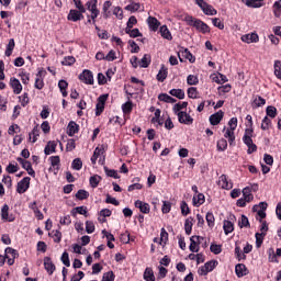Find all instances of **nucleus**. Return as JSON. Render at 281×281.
Segmentation results:
<instances>
[{"instance_id": "nucleus-39", "label": "nucleus", "mask_w": 281, "mask_h": 281, "mask_svg": "<svg viewBox=\"0 0 281 281\" xmlns=\"http://www.w3.org/2000/svg\"><path fill=\"white\" fill-rule=\"evenodd\" d=\"M224 137L226 139H228V143L231 146H232V144H234V142H236V135L234 134V130H232V128L226 130Z\"/></svg>"}, {"instance_id": "nucleus-37", "label": "nucleus", "mask_w": 281, "mask_h": 281, "mask_svg": "<svg viewBox=\"0 0 281 281\" xmlns=\"http://www.w3.org/2000/svg\"><path fill=\"white\" fill-rule=\"evenodd\" d=\"M87 10H89V12L93 13V12H100V10H98V0H90L86 3Z\"/></svg>"}, {"instance_id": "nucleus-25", "label": "nucleus", "mask_w": 281, "mask_h": 281, "mask_svg": "<svg viewBox=\"0 0 281 281\" xmlns=\"http://www.w3.org/2000/svg\"><path fill=\"white\" fill-rule=\"evenodd\" d=\"M159 102H166L167 104H175L177 99L170 97L168 93H160L158 95Z\"/></svg>"}, {"instance_id": "nucleus-56", "label": "nucleus", "mask_w": 281, "mask_h": 281, "mask_svg": "<svg viewBox=\"0 0 281 281\" xmlns=\"http://www.w3.org/2000/svg\"><path fill=\"white\" fill-rule=\"evenodd\" d=\"M204 266L206 267V271H209V273H210L213 270H215L216 267H218V260L207 261L206 263H204Z\"/></svg>"}, {"instance_id": "nucleus-59", "label": "nucleus", "mask_w": 281, "mask_h": 281, "mask_svg": "<svg viewBox=\"0 0 281 281\" xmlns=\"http://www.w3.org/2000/svg\"><path fill=\"white\" fill-rule=\"evenodd\" d=\"M187 83L192 87V86H196L199 85V77L194 76V75H189L187 77Z\"/></svg>"}, {"instance_id": "nucleus-49", "label": "nucleus", "mask_w": 281, "mask_h": 281, "mask_svg": "<svg viewBox=\"0 0 281 281\" xmlns=\"http://www.w3.org/2000/svg\"><path fill=\"white\" fill-rule=\"evenodd\" d=\"M122 111L125 115H128L133 112V101H127L122 104Z\"/></svg>"}, {"instance_id": "nucleus-18", "label": "nucleus", "mask_w": 281, "mask_h": 281, "mask_svg": "<svg viewBox=\"0 0 281 281\" xmlns=\"http://www.w3.org/2000/svg\"><path fill=\"white\" fill-rule=\"evenodd\" d=\"M79 131H80V125H78V123H76L75 121H70L68 123L67 135L69 137H74V135H76V133H78Z\"/></svg>"}, {"instance_id": "nucleus-40", "label": "nucleus", "mask_w": 281, "mask_h": 281, "mask_svg": "<svg viewBox=\"0 0 281 281\" xmlns=\"http://www.w3.org/2000/svg\"><path fill=\"white\" fill-rule=\"evenodd\" d=\"M5 172H8V175H14L15 172H19V164L16 162H10L7 167H5Z\"/></svg>"}, {"instance_id": "nucleus-1", "label": "nucleus", "mask_w": 281, "mask_h": 281, "mask_svg": "<svg viewBox=\"0 0 281 281\" xmlns=\"http://www.w3.org/2000/svg\"><path fill=\"white\" fill-rule=\"evenodd\" d=\"M184 21L190 27H195L202 34H210V25L192 15H186Z\"/></svg>"}, {"instance_id": "nucleus-46", "label": "nucleus", "mask_w": 281, "mask_h": 281, "mask_svg": "<svg viewBox=\"0 0 281 281\" xmlns=\"http://www.w3.org/2000/svg\"><path fill=\"white\" fill-rule=\"evenodd\" d=\"M50 164L55 170H60V156H52L49 157Z\"/></svg>"}, {"instance_id": "nucleus-10", "label": "nucleus", "mask_w": 281, "mask_h": 281, "mask_svg": "<svg viewBox=\"0 0 281 281\" xmlns=\"http://www.w3.org/2000/svg\"><path fill=\"white\" fill-rule=\"evenodd\" d=\"M223 117H225V112H223V110H220L209 117V122L212 126H218V124H221V122L223 121Z\"/></svg>"}, {"instance_id": "nucleus-20", "label": "nucleus", "mask_w": 281, "mask_h": 281, "mask_svg": "<svg viewBox=\"0 0 281 281\" xmlns=\"http://www.w3.org/2000/svg\"><path fill=\"white\" fill-rule=\"evenodd\" d=\"M183 109H188V101L178 102L172 106L175 115L179 116V113H183Z\"/></svg>"}, {"instance_id": "nucleus-19", "label": "nucleus", "mask_w": 281, "mask_h": 281, "mask_svg": "<svg viewBox=\"0 0 281 281\" xmlns=\"http://www.w3.org/2000/svg\"><path fill=\"white\" fill-rule=\"evenodd\" d=\"M243 43H258L260 41V37L257 33H250L241 36Z\"/></svg>"}, {"instance_id": "nucleus-43", "label": "nucleus", "mask_w": 281, "mask_h": 281, "mask_svg": "<svg viewBox=\"0 0 281 281\" xmlns=\"http://www.w3.org/2000/svg\"><path fill=\"white\" fill-rule=\"evenodd\" d=\"M251 137H254V127H248L245 130V134L243 136V142H251L254 140Z\"/></svg>"}, {"instance_id": "nucleus-38", "label": "nucleus", "mask_w": 281, "mask_h": 281, "mask_svg": "<svg viewBox=\"0 0 281 281\" xmlns=\"http://www.w3.org/2000/svg\"><path fill=\"white\" fill-rule=\"evenodd\" d=\"M16 46V44L14 43V38L9 40V43L7 45V49L4 52V56H12V53L14 52V47Z\"/></svg>"}, {"instance_id": "nucleus-27", "label": "nucleus", "mask_w": 281, "mask_h": 281, "mask_svg": "<svg viewBox=\"0 0 281 281\" xmlns=\"http://www.w3.org/2000/svg\"><path fill=\"white\" fill-rule=\"evenodd\" d=\"M111 5H113V3L110 0H106L103 3V8H102V16H103V19H109L111 16V11H109Z\"/></svg>"}, {"instance_id": "nucleus-8", "label": "nucleus", "mask_w": 281, "mask_h": 281, "mask_svg": "<svg viewBox=\"0 0 281 281\" xmlns=\"http://www.w3.org/2000/svg\"><path fill=\"white\" fill-rule=\"evenodd\" d=\"M30 181H32V178L24 177L20 182H18V187H16L18 194H25V191L30 190Z\"/></svg>"}, {"instance_id": "nucleus-30", "label": "nucleus", "mask_w": 281, "mask_h": 281, "mask_svg": "<svg viewBox=\"0 0 281 281\" xmlns=\"http://www.w3.org/2000/svg\"><path fill=\"white\" fill-rule=\"evenodd\" d=\"M148 25L153 30V32H157V30H159V25H161V23L159 22V20H157V18L149 16Z\"/></svg>"}, {"instance_id": "nucleus-64", "label": "nucleus", "mask_w": 281, "mask_h": 281, "mask_svg": "<svg viewBox=\"0 0 281 281\" xmlns=\"http://www.w3.org/2000/svg\"><path fill=\"white\" fill-rule=\"evenodd\" d=\"M101 281H115V273H113V271L103 273Z\"/></svg>"}, {"instance_id": "nucleus-51", "label": "nucleus", "mask_w": 281, "mask_h": 281, "mask_svg": "<svg viewBox=\"0 0 281 281\" xmlns=\"http://www.w3.org/2000/svg\"><path fill=\"white\" fill-rule=\"evenodd\" d=\"M157 80L158 82H164L168 78V69H165L164 67L159 70L157 74Z\"/></svg>"}, {"instance_id": "nucleus-58", "label": "nucleus", "mask_w": 281, "mask_h": 281, "mask_svg": "<svg viewBox=\"0 0 281 281\" xmlns=\"http://www.w3.org/2000/svg\"><path fill=\"white\" fill-rule=\"evenodd\" d=\"M180 210H181L182 216H188V214H190L191 212L190 206L186 203V201H182L180 203Z\"/></svg>"}, {"instance_id": "nucleus-35", "label": "nucleus", "mask_w": 281, "mask_h": 281, "mask_svg": "<svg viewBox=\"0 0 281 281\" xmlns=\"http://www.w3.org/2000/svg\"><path fill=\"white\" fill-rule=\"evenodd\" d=\"M205 221H206L207 226L210 227V229H213L214 225L216 223V218L214 217V213L207 212L206 216H205Z\"/></svg>"}, {"instance_id": "nucleus-13", "label": "nucleus", "mask_w": 281, "mask_h": 281, "mask_svg": "<svg viewBox=\"0 0 281 281\" xmlns=\"http://www.w3.org/2000/svg\"><path fill=\"white\" fill-rule=\"evenodd\" d=\"M44 269L48 276H54V271H56V265H54V261H52V257H44Z\"/></svg>"}, {"instance_id": "nucleus-9", "label": "nucleus", "mask_w": 281, "mask_h": 281, "mask_svg": "<svg viewBox=\"0 0 281 281\" xmlns=\"http://www.w3.org/2000/svg\"><path fill=\"white\" fill-rule=\"evenodd\" d=\"M178 122L180 124H186L187 126H190L194 124V119L190 115V113L184 111L178 113Z\"/></svg>"}, {"instance_id": "nucleus-60", "label": "nucleus", "mask_w": 281, "mask_h": 281, "mask_svg": "<svg viewBox=\"0 0 281 281\" xmlns=\"http://www.w3.org/2000/svg\"><path fill=\"white\" fill-rule=\"evenodd\" d=\"M100 179H102L100 176L90 177L89 182L91 188H98V186H100Z\"/></svg>"}, {"instance_id": "nucleus-34", "label": "nucleus", "mask_w": 281, "mask_h": 281, "mask_svg": "<svg viewBox=\"0 0 281 281\" xmlns=\"http://www.w3.org/2000/svg\"><path fill=\"white\" fill-rule=\"evenodd\" d=\"M159 32H160L162 38H166L167 41H172V34L170 33V30L168 29V26H166V25L160 26Z\"/></svg>"}, {"instance_id": "nucleus-52", "label": "nucleus", "mask_w": 281, "mask_h": 281, "mask_svg": "<svg viewBox=\"0 0 281 281\" xmlns=\"http://www.w3.org/2000/svg\"><path fill=\"white\" fill-rule=\"evenodd\" d=\"M244 144L247 146V154L251 155L254 153H256V150H258V146L256 144H254V140L250 142H244Z\"/></svg>"}, {"instance_id": "nucleus-7", "label": "nucleus", "mask_w": 281, "mask_h": 281, "mask_svg": "<svg viewBox=\"0 0 281 281\" xmlns=\"http://www.w3.org/2000/svg\"><path fill=\"white\" fill-rule=\"evenodd\" d=\"M79 80L83 82V85H93L94 79H93V72L89 69H85L80 75H79Z\"/></svg>"}, {"instance_id": "nucleus-12", "label": "nucleus", "mask_w": 281, "mask_h": 281, "mask_svg": "<svg viewBox=\"0 0 281 281\" xmlns=\"http://www.w3.org/2000/svg\"><path fill=\"white\" fill-rule=\"evenodd\" d=\"M85 12H80L76 9H71L67 15L68 21H72V23H78V21H82L85 19Z\"/></svg>"}, {"instance_id": "nucleus-63", "label": "nucleus", "mask_w": 281, "mask_h": 281, "mask_svg": "<svg viewBox=\"0 0 281 281\" xmlns=\"http://www.w3.org/2000/svg\"><path fill=\"white\" fill-rule=\"evenodd\" d=\"M274 76L279 80H281V61L280 60L274 61Z\"/></svg>"}, {"instance_id": "nucleus-26", "label": "nucleus", "mask_w": 281, "mask_h": 281, "mask_svg": "<svg viewBox=\"0 0 281 281\" xmlns=\"http://www.w3.org/2000/svg\"><path fill=\"white\" fill-rule=\"evenodd\" d=\"M100 155H104V148L101 147H95L92 157L90 158V161L92 164V166H95L98 158L100 157Z\"/></svg>"}, {"instance_id": "nucleus-47", "label": "nucleus", "mask_w": 281, "mask_h": 281, "mask_svg": "<svg viewBox=\"0 0 281 281\" xmlns=\"http://www.w3.org/2000/svg\"><path fill=\"white\" fill-rule=\"evenodd\" d=\"M265 236H267L266 233H256L255 234L257 248L262 247V243H265Z\"/></svg>"}, {"instance_id": "nucleus-28", "label": "nucleus", "mask_w": 281, "mask_h": 281, "mask_svg": "<svg viewBox=\"0 0 281 281\" xmlns=\"http://www.w3.org/2000/svg\"><path fill=\"white\" fill-rule=\"evenodd\" d=\"M169 94L173 98H178V100H184L186 99V91L183 89H171L169 91Z\"/></svg>"}, {"instance_id": "nucleus-42", "label": "nucleus", "mask_w": 281, "mask_h": 281, "mask_svg": "<svg viewBox=\"0 0 281 281\" xmlns=\"http://www.w3.org/2000/svg\"><path fill=\"white\" fill-rule=\"evenodd\" d=\"M143 278L146 281H155V272L153 271V268H146Z\"/></svg>"}, {"instance_id": "nucleus-2", "label": "nucleus", "mask_w": 281, "mask_h": 281, "mask_svg": "<svg viewBox=\"0 0 281 281\" xmlns=\"http://www.w3.org/2000/svg\"><path fill=\"white\" fill-rule=\"evenodd\" d=\"M194 3L206 16H215V14H218V11H216L212 4L205 2V0H194Z\"/></svg>"}, {"instance_id": "nucleus-21", "label": "nucleus", "mask_w": 281, "mask_h": 281, "mask_svg": "<svg viewBox=\"0 0 281 281\" xmlns=\"http://www.w3.org/2000/svg\"><path fill=\"white\" fill-rule=\"evenodd\" d=\"M58 89H59L63 98H67V95H69V93L67 92V89H69V82H67V80H65V79L59 80Z\"/></svg>"}, {"instance_id": "nucleus-36", "label": "nucleus", "mask_w": 281, "mask_h": 281, "mask_svg": "<svg viewBox=\"0 0 281 281\" xmlns=\"http://www.w3.org/2000/svg\"><path fill=\"white\" fill-rule=\"evenodd\" d=\"M41 130L38 128V125H36L32 133L29 134V139L32 140V144H36V142L38 140V136L41 135ZM32 135H33V139H32Z\"/></svg>"}, {"instance_id": "nucleus-4", "label": "nucleus", "mask_w": 281, "mask_h": 281, "mask_svg": "<svg viewBox=\"0 0 281 281\" xmlns=\"http://www.w3.org/2000/svg\"><path fill=\"white\" fill-rule=\"evenodd\" d=\"M0 216L5 223H14L16 221V215H14V213H10V206L8 204L2 206Z\"/></svg>"}, {"instance_id": "nucleus-61", "label": "nucleus", "mask_w": 281, "mask_h": 281, "mask_svg": "<svg viewBox=\"0 0 281 281\" xmlns=\"http://www.w3.org/2000/svg\"><path fill=\"white\" fill-rule=\"evenodd\" d=\"M217 150L225 151L227 150V139L221 138L217 140Z\"/></svg>"}, {"instance_id": "nucleus-23", "label": "nucleus", "mask_w": 281, "mask_h": 281, "mask_svg": "<svg viewBox=\"0 0 281 281\" xmlns=\"http://www.w3.org/2000/svg\"><path fill=\"white\" fill-rule=\"evenodd\" d=\"M56 146H58V143H56V140H49L44 148V154L52 155V153H56Z\"/></svg>"}, {"instance_id": "nucleus-41", "label": "nucleus", "mask_w": 281, "mask_h": 281, "mask_svg": "<svg viewBox=\"0 0 281 281\" xmlns=\"http://www.w3.org/2000/svg\"><path fill=\"white\" fill-rule=\"evenodd\" d=\"M267 104V100L260 95H256L254 101H252V106H256V109L260 106H265Z\"/></svg>"}, {"instance_id": "nucleus-32", "label": "nucleus", "mask_w": 281, "mask_h": 281, "mask_svg": "<svg viewBox=\"0 0 281 281\" xmlns=\"http://www.w3.org/2000/svg\"><path fill=\"white\" fill-rule=\"evenodd\" d=\"M243 196L244 200L247 201V203H251V201H254V194H251V188L246 187L243 189Z\"/></svg>"}, {"instance_id": "nucleus-6", "label": "nucleus", "mask_w": 281, "mask_h": 281, "mask_svg": "<svg viewBox=\"0 0 281 281\" xmlns=\"http://www.w3.org/2000/svg\"><path fill=\"white\" fill-rule=\"evenodd\" d=\"M178 58H179L180 63H183V60H189L190 63H195V60H196V57H194L192 55V53H190V49L183 48V47L178 52Z\"/></svg>"}, {"instance_id": "nucleus-55", "label": "nucleus", "mask_w": 281, "mask_h": 281, "mask_svg": "<svg viewBox=\"0 0 281 281\" xmlns=\"http://www.w3.org/2000/svg\"><path fill=\"white\" fill-rule=\"evenodd\" d=\"M75 63H76V57L66 56L64 57L61 65H64L65 67H71V65H74Z\"/></svg>"}, {"instance_id": "nucleus-22", "label": "nucleus", "mask_w": 281, "mask_h": 281, "mask_svg": "<svg viewBox=\"0 0 281 281\" xmlns=\"http://www.w3.org/2000/svg\"><path fill=\"white\" fill-rule=\"evenodd\" d=\"M193 226H194V217L189 216L184 221V232H186L187 236H190V234H192V227Z\"/></svg>"}, {"instance_id": "nucleus-50", "label": "nucleus", "mask_w": 281, "mask_h": 281, "mask_svg": "<svg viewBox=\"0 0 281 281\" xmlns=\"http://www.w3.org/2000/svg\"><path fill=\"white\" fill-rule=\"evenodd\" d=\"M76 199H78V201H85L86 199H89V191L83 189L78 190L76 193Z\"/></svg>"}, {"instance_id": "nucleus-48", "label": "nucleus", "mask_w": 281, "mask_h": 281, "mask_svg": "<svg viewBox=\"0 0 281 281\" xmlns=\"http://www.w3.org/2000/svg\"><path fill=\"white\" fill-rule=\"evenodd\" d=\"M87 206H77L71 211V215L76 216V214H81L82 216H87Z\"/></svg>"}, {"instance_id": "nucleus-15", "label": "nucleus", "mask_w": 281, "mask_h": 281, "mask_svg": "<svg viewBox=\"0 0 281 281\" xmlns=\"http://www.w3.org/2000/svg\"><path fill=\"white\" fill-rule=\"evenodd\" d=\"M134 205L139 210V212H142V214H150V204L136 200Z\"/></svg>"}, {"instance_id": "nucleus-17", "label": "nucleus", "mask_w": 281, "mask_h": 281, "mask_svg": "<svg viewBox=\"0 0 281 281\" xmlns=\"http://www.w3.org/2000/svg\"><path fill=\"white\" fill-rule=\"evenodd\" d=\"M201 238L203 239V237L196 235L190 237L191 244L189 246V249L190 251H192V254H199V241L196 243V240H201Z\"/></svg>"}, {"instance_id": "nucleus-29", "label": "nucleus", "mask_w": 281, "mask_h": 281, "mask_svg": "<svg viewBox=\"0 0 281 281\" xmlns=\"http://www.w3.org/2000/svg\"><path fill=\"white\" fill-rule=\"evenodd\" d=\"M223 229L226 236H229V234H232V232H234V223H232V221H227L225 220L223 222Z\"/></svg>"}, {"instance_id": "nucleus-24", "label": "nucleus", "mask_w": 281, "mask_h": 281, "mask_svg": "<svg viewBox=\"0 0 281 281\" xmlns=\"http://www.w3.org/2000/svg\"><path fill=\"white\" fill-rule=\"evenodd\" d=\"M203 203H205V195L203 193H198L196 195H193L194 207H201Z\"/></svg>"}, {"instance_id": "nucleus-3", "label": "nucleus", "mask_w": 281, "mask_h": 281, "mask_svg": "<svg viewBox=\"0 0 281 281\" xmlns=\"http://www.w3.org/2000/svg\"><path fill=\"white\" fill-rule=\"evenodd\" d=\"M268 207L269 204L267 202H260L259 204H255L252 206V212H256L257 216H259V223H262V220L267 218Z\"/></svg>"}, {"instance_id": "nucleus-16", "label": "nucleus", "mask_w": 281, "mask_h": 281, "mask_svg": "<svg viewBox=\"0 0 281 281\" xmlns=\"http://www.w3.org/2000/svg\"><path fill=\"white\" fill-rule=\"evenodd\" d=\"M235 273L237 278H245V276L249 274V270L247 269V266H245V263H237L235 266Z\"/></svg>"}, {"instance_id": "nucleus-11", "label": "nucleus", "mask_w": 281, "mask_h": 281, "mask_svg": "<svg viewBox=\"0 0 281 281\" xmlns=\"http://www.w3.org/2000/svg\"><path fill=\"white\" fill-rule=\"evenodd\" d=\"M9 87L13 89V93L15 95H20L21 91H23V86L21 85V81L16 79V77H11L9 81Z\"/></svg>"}, {"instance_id": "nucleus-5", "label": "nucleus", "mask_w": 281, "mask_h": 281, "mask_svg": "<svg viewBox=\"0 0 281 281\" xmlns=\"http://www.w3.org/2000/svg\"><path fill=\"white\" fill-rule=\"evenodd\" d=\"M106 100H109V94H101L97 99V105H95V116L100 117L101 113H104V106L106 104Z\"/></svg>"}, {"instance_id": "nucleus-54", "label": "nucleus", "mask_w": 281, "mask_h": 281, "mask_svg": "<svg viewBox=\"0 0 281 281\" xmlns=\"http://www.w3.org/2000/svg\"><path fill=\"white\" fill-rule=\"evenodd\" d=\"M172 210V203L170 201H162L161 212L162 214H170Z\"/></svg>"}, {"instance_id": "nucleus-62", "label": "nucleus", "mask_w": 281, "mask_h": 281, "mask_svg": "<svg viewBox=\"0 0 281 281\" xmlns=\"http://www.w3.org/2000/svg\"><path fill=\"white\" fill-rule=\"evenodd\" d=\"M72 170H82V159L76 158L72 160L71 164Z\"/></svg>"}, {"instance_id": "nucleus-53", "label": "nucleus", "mask_w": 281, "mask_h": 281, "mask_svg": "<svg viewBox=\"0 0 281 281\" xmlns=\"http://www.w3.org/2000/svg\"><path fill=\"white\" fill-rule=\"evenodd\" d=\"M139 8H142V4L139 2H132L125 7V10L128 12H138Z\"/></svg>"}, {"instance_id": "nucleus-57", "label": "nucleus", "mask_w": 281, "mask_h": 281, "mask_svg": "<svg viewBox=\"0 0 281 281\" xmlns=\"http://www.w3.org/2000/svg\"><path fill=\"white\" fill-rule=\"evenodd\" d=\"M188 98H191V100H196L199 98V90L195 87H191L187 90Z\"/></svg>"}, {"instance_id": "nucleus-33", "label": "nucleus", "mask_w": 281, "mask_h": 281, "mask_svg": "<svg viewBox=\"0 0 281 281\" xmlns=\"http://www.w3.org/2000/svg\"><path fill=\"white\" fill-rule=\"evenodd\" d=\"M262 1L265 0H246L245 5H247V8H262V5H265Z\"/></svg>"}, {"instance_id": "nucleus-14", "label": "nucleus", "mask_w": 281, "mask_h": 281, "mask_svg": "<svg viewBox=\"0 0 281 281\" xmlns=\"http://www.w3.org/2000/svg\"><path fill=\"white\" fill-rule=\"evenodd\" d=\"M218 186L220 188H222L223 190H232L234 188V183H232V181H229L227 179L226 175H222L218 178Z\"/></svg>"}, {"instance_id": "nucleus-31", "label": "nucleus", "mask_w": 281, "mask_h": 281, "mask_svg": "<svg viewBox=\"0 0 281 281\" xmlns=\"http://www.w3.org/2000/svg\"><path fill=\"white\" fill-rule=\"evenodd\" d=\"M266 117H271V120H274V117L278 116V109L273 105H268L266 108Z\"/></svg>"}, {"instance_id": "nucleus-45", "label": "nucleus", "mask_w": 281, "mask_h": 281, "mask_svg": "<svg viewBox=\"0 0 281 281\" xmlns=\"http://www.w3.org/2000/svg\"><path fill=\"white\" fill-rule=\"evenodd\" d=\"M272 126L271 119L269 116H265L261 121V131H269Z\"/></svg>"}, {"instance_id": "nucleus-44", "label": "nucleus", "mask_w": 281, "mask_h": 281, "mask_svg": "<svg viewBox=\"0 0 281 281\" xmlns=\"http://www.w3.org/2000/svg\"><path fill=\"white\" fill-rule=\"evenodd\" d=\"M150 63H151L150 55L145 54L139 61V66L143 67L144 69H146V68L150 67Z\"/></svg>"}]
</instances>
